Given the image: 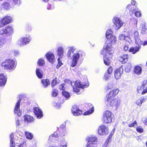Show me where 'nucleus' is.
Instances as JSON below:
<instances>
[{
	"instance_id": "nucleus-1",
	"label": "nucleus",
	"mask_w": 147,
	"mask_h": 147,
	"mask_svg": "<svg viewBox=\"0 0 147 147\" xmlns=\"http://www.w3.org/2000/svg\"><path fill=\"white\" fill-rule=\"evenodd\" d=\"M119 90L118 88L115 89L111 91L107 96V100L111 107L117 110L121 104L120 99L116 98L115 96Z\"/></svg>"
},
{
	"instance_id": "nucleus-2",
	"label": "nucleus",
	"mask_w": 147,
	"mask_h": 147,
	"mask_svg": "<svg viewBox=\"0 0 147 147\" xmlns=\"http://www.w3.org/2000/svg\"><path fill=\"white\" fill-rule=\"evenodd\" d=\"M76 48L74 46L68 47V51L67 53V56L68 58H71V66L72 67L76 66L79 60L81 59L82 57V54L80 51L74 53Z\"/></svg>"
},
{
	"instance_id": "nucleus-3",
	"label": "nucleus",
	"mask_w": 147,
	"mask_h": 147,
	"mask_svg": "<svg viewBox=\"0 0 147 147\" xmlns=\"http://www.w3.org/2000/svg\"><path fill=\"white\" fill-rule=\"evenodd\" d=\"M112 45L108 41H106L104 44L102 50L101 51V53L106 56L109 55H111L114 52V50L112 47Z\"/></svg>"
},
{
	"instance_id": "nucleus-4",
	"label": "nucleus",
	"mask_w": 147,
	"mask_h": 147,
	"mask_svg": "<svg viewBox=\"0 0 147 147\" xmlns=\"http://www.w3.org/2000/svg\"><path fill=\"white\" fill-rule=\"evenodd\" d=\"M89 84L87 81L86 84L85 83L80 82L79 81H76L75 82L71 83V86L73 88V90L74 92H78L80 88H84L88 87Z\"/></svg>"
},
{
	"instance_id": "nucleus-5",
	"label": "nucleus",
	"mask_w": 147,
	"mask_h": 147,
	"mask_svg": "<svg viewBox=\"0 0 147 147\" xmlns=\"http://www.w3.org/2000/svg\"><path fill=\"white\" fill-rule=\"evenodd\" d=\"M16 63H15L14 61L9 59L5 60L2 64V66L5 69L13 70L16 66Z\"/></svg>"
},
{
	"instance_id": "nucleus-6",
	"label": "nucleus",
	"mask_w": 147,
	"mask_h": 147,
	"mask_svg": "<svg viewBox=\"0 0 147 147\" xmlns=\"http://www.w3.org/2000/svg\"><path fill=\"white\" fill-rule=\"evenodd\" d=\"M113 117V115L111 111L107 110L104 112L102 118L103 123L106 124L111 123Z\"/></svg>"
},
{
	"instance_id": "nucleus-7",
	"label": "nucleus",
	"mask_w": 147,
	"mask_h": 147,
	"mask_svg": "<svg viewBox=\"0 0 147 147\" xmlns=\"http://www.w3.org/2000/svg\"><path fill=\"white\" fill-rule=\"evenodd\" d=\"M13 32L12 27L11 26H8L0 30V34L3 36H6L12 34Z\"/></svg>"
},
{
	"instance_id": "nucleus-8",
	"label": "nucleus",
	"mask_w": 147,
	"mask_h": 147,
	"mask_svg": "<svg viewBox=\"0 0 147 147\" xmlns=\"http://www.w3.org/2000/svg\"><path fill=\"white\" fill-rule=\"evenodd\" d=\"M137 92L144 94L147 92V80H144L142 82V85L137 88Z\"/></svg>"
},
{
	"instance_id": "nucleus-9",
	"label": "nucleus",
	"mask_w": 147,
	"mask_h": 147,
	"mask_svg": "<svg viewBox=\"0 0 147 147\" xmlns=\"http://www.w3.org/2000/svg\"><path fill=\"white\" fill-rule=\"evenodd\" d=\"M108 128L104 125H102L98 128V133L99 135L105 136L109 132Z\"/></svg>"
},
{
	"instance_id": "nucleus-10",
	"label": "nucleus",
	"mask_w": 147,
	"mask_h": 147,
	"mask_svg": "<svg viewBox=\"0 0 147 147\" xmlns=\"http://www.w3.org/2000/svg\"><path fill=\"white\" fill-rule=\"evenodd\" d=\"M123 68L122 66L116 69L114 72V76L115 78L117 80L120 78L121 75L123 74Z\"/></svg>"
},
{
	"instance_id": "nucleus-11",
	"label": "nucleus",
	"mask_w": 147,
	"mask_h": 147,
	"mask_svg": "<svg viewBox=\"0 0 147 147\" xmlns=\"http://www.w3.org/2000/svg\"><path fill=\"white\" fill-rule=\"evenodd\" d=\"M113 22L116 27V29H118L123 25V22L119 18H114L113 19Z\"/></svg>"
},
{
	"instance_id": "nucleus-12",
	"label": "nucleus",
	"mask_w": 147,
	"mask_h": 147,
	"mask_svg": "<svg viewBox=\"0 0 147 147\" xmlns=\"http://www.w3.org/2000/svg\"><path fill=\"white\" fill-rule=\"evenodd\" d=\"M71 111L73 115L75 116L79 115L82 113V111L79 109L78 107L75 105L73 106Z\"/></svg>"
},
{
	"instance_id": "nucleus-13",
	"label": "nucleus",
	"mask_w": 147,
	"mask_h": 147,
	"mask_svg": "<svg viewBox=\"0 0 147 147\" xmlns=\"http://www.w3.org/2000/svg\"><path fill=\"white\" fill-rule=\"evenodd\" d=\"M21 102L20 99L16 103L15 107L14 113L15 114H17L18 115L20 116L21 115V113L20 109V103Z\"/></svg>"
},
{
	"instance_id": "nucleus-14",
	"label": "nucleus",
	"mask_w": 147,
	"mask_h": 147,
	"mask_svg": "<svg viewBox=\"0 0 147 147\" xmlns=\"http://www.w3.org/2000/svg\"><path fill=\"white\" fill-rule=\"evenodd\" d=\"M34 112L38 119L42 118L43 116L42 111L37 107H35L33 109Z\"/></svg>"
},
{
	"instance_id": "nucleus-15",
	"label": "nucleus",
	"mask_w": 147,
	"mask_h": 147,
	"mask_svg": "<svg viewBox=\"0 0 147 147\" xmlns=\"http://www.w3.org/2000/svg\"><path fill=\"white\" fill-rule=\"evenodd\" d=\"M46 57L47 60L53 63L54 62L55 57L54 54L51 52H48L46 54Z\"/></svg>"
},
{
	"instance_id": "nucleus-16",
	"label": "nucleus",
	"mask_w": 147,
	"mask_h": 147,
	"mask_svg": "<svg viewBox=\"0 0 147 147\" xmlns=\"http://www.w3.org/2000/svg\"><path fill=\"white\" fill-rule=\"evenodd\" d=\"M126 8L129 9V13L131 15L133 14L135 12L137 9H138V8L134 5H127Z\"/></svg>"
},
{
	"instance_id": "nucleus-17",
	"label": "nucleus",
	"mask_w": 147,
	"mask_h": 147,
	"mask_svg": "<svg viewBox=\"0 0 147 147\" xmlns=\"http://www.w3.org/2000/svg\"><path fill=\"white\" fill-rule=\"evenodd\" d=\"M87 107L89 110L85 113V115H89L93 113L94 110L93 105L90 103H88L87 104Z\"/></svg>"
},
{
	"instance_id": "nucleus-18",
	"label": "nucleus",
	"mask_w": 147,
	"mask_h": 147,
	"mask_svg": "<svg viewBox=\"0 0 147 147\" xmlns=\"http://www.w3.org/2000/svg\"><path fill=\"white\" fill-rule=\"evenodd\" d=\"M7 78L3 74H0V86H4L6 82Z\"/></svg>"
},
{
	"instance_id": "nucleus-19",
	"label": "nucleus",
	"mask_w": 147,
	"mask_h": 147,
	"mask_svg": "<svg viewBox=\"0 0 147 147\" xmlns=\"http://www.w3.org/2000/svg\"><path fill=\"white\" fill-rule=\"evenodd\" d=\"M65 51L64 49L61 46H59L57 49V55L60 57H62L63 56Z\"/></svg>"
},
{
	"instance_id": "nucleus-20",
	"label": "nucleus",
	"mask_w": 147,
	"mask_h": 147,
	"mask_svg": "<svg viewBox=\"0 0 147 147\" xmlns=\"http://www.w3.org/2000/svg\"><path fill=\"white\" fill-rule=\"evenodd\" d=\"M25 45L28 44L31 41L32 38L29 35L22 37Z\"/></svg>"
},
{
	"instance_id": "nucleus-21",
	"label": "nucleus",
	"mask_w": 147,
	"mask_h": 147,
	"mask_svg": "<svg viewBox=\"0 0 147 147\" xmlns=\"http://www.w3.org/2000/svg\"><path fill=\"white\" fill-rule=\"evenodd\" d=\"M107 41L109 42L112 45H114L116 42L117 39L115 36L114 35L111 36L108 39H107Z\"/></svg>"
},
{
	"instance_id": "nucleus-22",
	"label": "nucleus",
	"mask_w": 147,
	"mask_h": 147,
	"mask_svg": "<svg viewBox=\"0 0 147 147\" xmlns=\"http://www.w3.org/2000/svg\"><path fill=\"white\" fill-rule=\"evenodd\" d=\"M128 55L127 54H124L119 58V60L122 63H124L126 62L128 60Z\"/></svg>"
},
{
	"instance_id": "nucleus-23",
	"label": "nucleus",
	"mask_w": 147,
	"mask_h": 147,
	"mask_svg": "<svg viewBox=\"0 0 147 147\" xmlns=\"http://www.w3.org/2000/svg\"><path fill=\"white\" fill-rule=\"evenodd\" d=\"M86 140L88 142L90 143H95L97 141V138L94 136H92L86 138Z\"/></svg>"
},
{
	"instance_id": "nucleus-24",
	"label": "nucleus",
	"mask_w": 147,
	"mask_h": 147,
	"mask_svg": "<svg viewBox=\"0 0 147 147\" xmlns=\"http://www.w3.org/2000/svg\"><path fill=\"white\" fill-rule=\"evenodd\" d=\"M103 55L104 63L106 65H109L111 63L110 57H111V55H109L108 56H106V54Z\"/></svg>"
},
{
	"instance_id": "nucleus-25",
	"label": "nucleus",
	"mask_w": 147,
	"mask_h": 147,
	"mask_svg": "<svg viewBox=\"0 0 147 147\" xmlns=\"http://www.w3.org/2000/svg\"><path fill=\"white\" fill-rule=\"evenodd\" d=\"M140 48V47L136 46L135 47L131 48L129 51V52H132V54H135L139 51Z\"/></svg>"
},
{
	"instance_id": "nucleus-26",
	"label": "nucleus",
	"mask_w": 147,
	"mask_h": 147,
	"mask_svg": "<svg viewBox=\"0 0 147 147\" xmlns=\"http://www.w3.org/2000/svg\"><path fill=\"white\" fill-rule=\"evenodd\" d=\"M2 20L5 24V25H6L11 22L12 18L10 16H6L3 18Z\"/></svg>"
},
{
	"instance_id": "nucleus-27",
	"label": "nucleus",
	"mask_w": 147,
	"mask_h": 147,
	"mask_svg": "<svg viewBox=\"0 0 147 147\" xmlns=\"http://www.w3.org/2000/svg\"><path fill=\"white\" fill-rule=\"evenodd\" d=\"M59 139H60V142L59 143V147H66L67 143L64 138H62L61 139L60 138H59Z\"/></svg>"
},
{
	"instance_id": "nucleus-28",
	"label": "nucleus",
	"mask_w": 147,
	"mask_h": 147,
	"mask_svg": "<svg viewBox=\"0 0 147 147\" xmlns=\"http://www.w3.org/2000/svg\"><path fill=\"white\" fill-rule=\"evenodd\" d=\"M146 100V98L144 97H141L136 100V104L139 106H141L142 103L144 102Z\"/></svg>"
},
{
	"instance_id": "nucleus-29",
	"label": "nucleus",
	"mask_w": 147,
	"mask_h": 147,
	"mask_svg": "<svg viewBox=\"0 0 147 147\" xmlns=\"http://www.w3.org/2000/svg\"><path fill=\"white\" fill-rule=\"evenodd\" d=\"M142 69L139 66H136L134 69V73L140 75L142 73Z\"/></svg>"
},
{
	"instance_id": "nucleus-30",
	"label": "nucleus",
	"mask_w": 147,
	"mask_h": 147,
	"mask_svg": "<svg viewBox=\"0 0 147 147\" xmlns=\"http://www.w3.org/2000/svg\"><path fill=\"white\" fill-rule=\"evenodd\" d=\"M36 74L37 77L39 78H41L43 76L42 70L39 68H37L36 70Z\"/></svg>"
},
{
	"instance_id": "nucleus-31",
	"label": "nucleus",
	"mask_w": 147,
	"mask_h": 147,
	"mask_svg": "<svg viewBox=\"0 0 147 147\" xmlns=\"http://www.w3.org/2000/svg\"><path fill=\"white\" fill-rule=\"evenodd\" d=\"M1 7L4 9L8 10L10 9V6L8 3L6 2L2 4Z\"/></svg>"
},
{
	"instance_id": "nucleus-32",
	"label": "nucleus",
	"mask_w": 147,
	"mask_h": 147,
	"mask_svg": "<svg viewBox=\"0 0 147 147\" xmlns=\"http://www.w3.org/2000/svg\"><path fill=\"white\" fill-rule=\"evenodd\" d=\"M41 82L42 84V86L44 88H46L50 84V82L48 79H44L42 80Z\"/></svg>"
},
{
	"instance_id": "nucleus-33",
	"label": "nucleus",
	"mask_w": 147,
	"mask_h": 147,
	"mask_svg": "<svg viewBox=\"0 0 147 147\" xmlns=\"http://www.w3.org/2000/svg\"><path fill=\"white\" fill-rule=\"evenodd\" d=\"M34 119L32 117L27 115L24 116V120L25 121L27 122H32L33 120Z\"/></svg>"
},
{
	"instance_id": "nucleus-34",
	"label": "nucleus",
	"mask_w": 147,
	"mask_h": 147,
	"mask_svg": "<svg viewBox=\"0 0 147 147\" xmlns=\"http://www.w3.org/2000/svg\"><path fill=\"white\" fill-rule=\"evenodd\" d=\"M60 130L59 135L61 137H63L65 134V128H62L61 127L59 128Z\"/></svg>"
},
{
	"instance_id": "nucleus-35",
	"label": "nucleus",
	"mask_w": 147,
	"mask_h": 147,
	"mask_svg": "<svg viewBox=\"0 0 147 147\" xmlns=\"http://www.w3.org/2000/svg\"><path fill=\"white\" fill-rule=\"evenodd\" d=\"M113 32L111 29H108L106 32V36L107 39H108L110 37V36L113 35L112 34Z\"/></svg>"
},
{
	"instance_id": "nucleus-36",
	"label": "nucleus",
	"mask_w": 147,
	"mask_h": 147,
	"mask_svg": "<svg viewBox=\"0 0 147 147\" xmlns=\"http://www.w3.org/2000/svg\"><path fill=\"white\" fill-rule=\"evenodd\" d=\"M63 95L67 99H69L70 97L69 93L66 91H64L62 92Z\"/></svg>"
},
{
	"instance_id": "nucleus-37",
	"label": "nucleus",
	"mask_w": 147,
	"mask_h": 147,
	"mask_svg": "<svg viewBox=\"0 0 147 147\" xmlns=\"http://www.w3.org/2000/svg\"><path fill=\"white\" fill-rule=\"evenodd\" d=\"M25 134L26 138L28 139H32L33 137L32 134L27 131H25Z\"/></svg>"
},
{
	"instance_id": "nucleus-38",
	"label": "nucleus",
	"mask_w": 147,
	"mask_h": 147,
	"mask_svg": "<svg viewBox=\"0 0 147 147\" xmlns=\"http://www.w3.org/2000/svg\"><path fill=\"white\" fill-rule=\"evenodd\" d=\"M17 45H19L20 46H23L24 45H25L23 39L22 37L19 39L17 41Z\"/></svg>"
},
{
	"instance_id": "nucleus-39",
	"label": "nucleus",
	"mask_w": 147,
	"mask_h": 147,
	"mask_svg": "<svg viewBox=\"0 0 147 147\" xmlns=\"http://www.w3.org/2000/svg\"><path fill=\"white\" fill-rule=\"evenodd\" d=\"M119 38L120 40H128L129 38L127 36H126L124 34H120L119 36Z\"/></svg>"
},
{
	"instance_id": "nucleus-40",
	"label": "nucleus",
	"mask_w": 147,
	"mask_h": 147,
	"mask_svg": "<svg viewBox=\"0 0 147 147\" xmlns=\"http://www.w3.org/2000/svg\"><path fill=\"white\" fill-rule=\"evenodd\" d=\"M135 40L136 45H137V46L141 48V45L142 43V42L141 41L139 38H136Z\"/></svg>"
},
{
	"instance_id": "nucleus-41",
	"label": "nucleus",
	"mask_w": 147,
	"mask_h": 147,
	"mask_svg": "<svg viewBox=\"0 0 147 147\" xmlns=\"http://www.w3.org/2000/svg\"><path fill=\"white\" fill-rule=\"evenodd\" d=\"M21 141L22 142L20 144L19 143L17 146L18 147H27L26 142L24 141L23 140H22Z\"/></svg>"
},
{
	"instance_id": "nucleus-42",
	"label": "nucleus",
	"mask_w": 147,
	"mask_h": 147,
	"mask_svg": "<svg viewBox=\"0 0 147 147\" xmlns=\"http://www.w3.org/2000/svg\"><path fill=\"white\" fill-rule=\"evenodd\" d=\"M115 85L113 82L109 83L107 86V90H109L115 87Z\"/></svg>"
},
{
	"instance_id": "nucleus-43",
	"label": "nucleus",
	"mask_w": 147,
	"mask_h": 147,
	"mask_svg": "<svg viewBox=\"0 0 147 147\" xmlns=\"http://www.w3.org/2000/svg\"><path fill=\"white\" fill-rule=\"evenodd\" d=\"M45 62L44 59L42 58L39 59L37 62L38 65L41 66H42L45 64Z\"/></svg>"
},
{
	"instance_id": "nucleus-44",
	"label": "nucleus",
	"mask_w": 147,
	"mask_h": 147,
	"mask_svg": "<svg viewBox=\"0 0 147 147\" xmlns=\"http://www.w3.org/2000/svg\"><path fill=\"white\" fill-rule=\"evenodd\" d=\"M59 137L58 134L57 133H54V134H52L49 136V138L50 139H54L55 138Z\"/></svg>"
},
{
	"instance_id": "nucleus-45",
	"label": "nucleus",
	"mask_w": 147,
	"mask_h": 147,
	"mask_svg": "<svg viewBox=\"0 0 147 147\" xmlns=\"http://www.w3.org/2000/svg\"><path fill=\"white\" fill-rule=\"evenodd\" d=\"M131 67V66L130 63H128L125 66V70L126 72H129L130 71Z\"/></svg>"
},
{
	"instance_id": "nucleus-46",
	"label": "nucleus",
	"mask_w": 147,
	"mask_h": 147,
	"mask_svg": "<svg viewBox=\"0 0 147 147\" xmlns=\"http://www.w3.org/2000/svg\"><path fill=\"white\" fill-rule=\"evenodd\" d=\"M86 146L87 147H96L97 146V144L96 143L88 142Z\"/></svg>"
},
{
	"instance_id": "nucleus-47",
	"label": "nucleus",
	"mask_w": 147,
	"mask_h": 147,
	"mask_svg": "<svg viewBox=\"0 0 147 147\" xmlns=\"http://www.w3.org/2000/svg\"><path fill=\"white\" fill-rule=\"evenodd\" d=\"M135 16L137 17H140L141 15V12L140 10H138L137 9L136 10L135 12L134 13Z\"/></svg>"
},
{
	"instance_id": "nucleus-48",
	"label": "nucleus",
	"mask_w": 147,
	"mask_h": 147,
	"mask_svg": "<svg viewBox=\"0 0 147 147\" xmlns=\"http://www.w3.org/2000/svg\"><path fill=\"white\" fill-rule=\"evenodd\" d=\"M110 142V139H108L104 144L102 147H108L109 144Z\"/></svg>"
},
{
	"instance_id": "nucleus-49",
	"label": "nucleus",
	"mask_w": 147,
	"mask_h": 147,
	"mask_svg": "<svg viewBox=\"0 0 147 147\" xmlns=\"http://www.w3.org/2000/svg\"><path fill=\"white\" fill-rule=\"evenodd\" d=\"M15 120L16 122V125L17 127V126H19L20 125V122L19 120V119H18L17 117H16L15 118Z\"/></svg>"
},
{
	"instance_id": "nucleus-50",
	"label": "nucleus",
	"mask_w": 147,
	"mask_h": 147,
	"mask_svg": "<svg viewBox=\"0 0 147 147\" xmlns=\"http://www.w3.org/2000/svg\"><path fill=\"white\" fill-rule=\"evenodd\" d=\"M137 131L139 132L142 133L143 131V129L141 126H138L136 128Z\"/></svg>"
},
{
	"instance_id": "nucleus-51",
	"label": "nucleus",
	"mask_w": 147,
	"mask_h": 147,
	"mask_svg": "<svg viewBox=\"0 0 147 147\" xmlns=\"http://www.w3.org/2000/svg\"><path fill=\"white\" fill-rule=\"evenodd\" d=\"M113 71V68L112 67H110L107 70V73L109 75H111Z\"/></svg>"
},
{
	"instance_id": "nucleus-52",
	"label": "nucleus",
	"mask_w": 147,
	"mask_h": 147,
	"mask_svg": "<svg viewBox=\"0 0 147 147\" xmlns=\"http://www.w3.org/2000/svg\"><path fill=\"white\" fill-rule=\"evenodd\" d=\"M5 40L3 38H0V47H3L5 43Z\"/></svg>"
},
{
	"instance_id": "nucleus-53",
	"label": "nucleus",
	"mask_w": 147,
	"mask_h": 147,
	"mask_svg": "<svg viewBox=\"0 0 147 147\" xmlns=\"http://www.w3.org/2000/svg\"><path fill=\"white\" fill-rule=\"evenodd\" d=\"M137 125V122L136 121H135L133 123H130L129 125V127H135Z\"/></svg>"
},
{
	"instance_id": "nucleus-54",
	"label": "nucleus",
	"mask_w": 147,
	"mask_h": 147,
	"mask_svg": "<svg viewBox=\"0 0 147 147\" xmlns=\"http://www.w3.org/2000/svg\"><path fill=\"white\" fill-rule=\"evenodd\" d=\"M13 53L14 55L15 56H16V57L18 56L20 54V53H19V51L18 50H14L13 51Z\"/></svg>"
},
{
	"instance_id": "nucleus-55",
	"label": "nucleus",
	"mask_w": 147,
	"mask_h": 147,
	"mask_svg": "<svg viewBox=\"0 0 147 147\" xmlns=\"http://www.w3.org/2000/svg\"><path fill=\"white\" fill-rule=\"evenodd\" d=\"M111 75H109L107 73H105L104 77V79L105 80H107L109 79Z\"/></svg>"
},
{
	"instance_id": "nucleus-56",
	"label": "nucleus",
	"mask_w": 147,
	"mask_h": 147,
	"mask_svg": "<svg viewBox=\"0 0 147 147\" xmlns=\"http://www.w3.org/2000/svg\"><path fill=\"white\" fill-rule=\"evenodd\" d=\"M57 82L56 80V79H54L53 80L52 82L51 85L52 87H53L55 86L56 84H57Z\"/></svg>"
},
{
	"instance_id": "nucleus-57",
	"label": "nucleus",
	"mask_w": 147,
	"mask_h": 147,
	"mask_svg": "<svg viewBox=\"0 0 147 147\" xmlns=\"http://www.w3.org/2000/svg\"><path fill=\"white\" fill-rule=\"evenodd\" d=\"M20 0H13V4L15 5H19L20 3Z\"/></svg>"
},
{
	"instance_id": "nucleus-58",
	"label": "nucleus",
	"mask_w": 147,
	"mask_h": 147,
	"mask_svg": "<svg viewBox=\"0 0 147 147\" xmlns=\"http://www.w3.org/2000/svg\"><path fill=\"white\" fill-rule=\"evenodd\" d=\"M134 38L135 39L136 38H139V34L138 32L137 31H136L135 32L134 34Z\"/></svg>"
},
{
	"instance_id": "nucleus-59",
	"label": "nucleus",
	"mask_w": 147,
	"mask_h": 147,
	"mask_svg": "<svg viewBox=\"0 0 147 147\" xmlns=\"http://www.w3.org/2000/svg\"><path fill=\"white\" fill-rule=\"evenodd\" d=\"M54 105L56 108L59 109L60 107L61 104L57 103H55L54 104Z\"/></svg>"
},
{
	"instance_id": "nucleus-60",
	"label": "nucleus",
	"mask_w": 147,
	"mask_h": 147,
	"mask_svg": "<svg viewBox=\"0 0 147 147\" xmlns=\"http://www.w3.org/2000/svg\"><path fill=\"white\" fill-rule=\"evenodd\" d=\"M54 7V6L53 5L49 4V6L47 7V8L48 10H50L53 9Z\"/></svg>"
},
{
	"instance_id": "nucleus-61",
	"label": "nucleus",
	"mask_w": 147,
	"mask_h": 147,
	"mask_svg": "<svg viewBox=\"0 0 147 147\" xmlns=\"http://www.w3.org/2000/svg\"><path fill=\"white\" fill-rule=\"evenodd\" d=\"M57 94V93L56 90H53L52 93V96H56Z\"/></svg>"
},
{
	"instance_id": "nucleus-62",
	"label": "nucleus",
	"mask_w": 147,
	"mask_h": 147,
	"mask_svg": "<svg viewBox=\"0 0 147 147\" xmlns=\"http://www.w3.org/2000/svg\"><path fill=\"white\" fill-rule=\"evenodd\" d=\"M4 26H5V24L2 19L1 20H0V28Z\"/></svg>"
},
{
	"instance_id": "nucleus-63",
	"label": "nucleus",
	"mask_w": 147,
	"mask_h": 147,
	"mask_svg": "<svg viewBox=\"0 0 147 147\" xmlns=\"http://www.w3.org/2000/svg\"><path fill=\"white\" fill-rule=\"evenodd\" d=\"M13 138V133L11 134L10 135V142H12Z\"/></svg>"
},
{
	"instance_id": "nucleus-64",
	"label": "nucleus",
	"mask_w": 147,
	"mask_h": 147,
	"mask_svg": "<svg viewBox=\"0 0 147 147\" xmlns=\"http://www.w3.org/2000/svg\"><path fill=\"white\" fill-rule=\"evenodd\" d=\"M65 83H67V84H71V83H73L70 80L68 79H66L65 80Z\"/></svg>"
}]
</instances>
